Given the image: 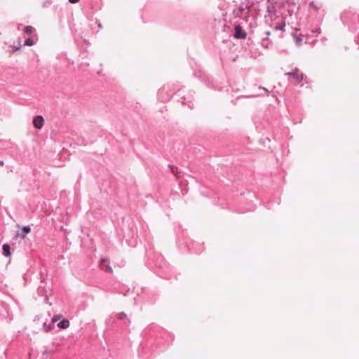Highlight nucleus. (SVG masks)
<instances>
[{
  "instance_id": "obj_7",
  "label": "nucleus",
  "mask_w": 359,
  "mask_h": 359,
  "mask_svg": "<svg viewBox=\"0 0 359 359\" xmlns=\"http://www.w3.org/2000/svg\"><path fill=\"white\" fill-rule=\"evenodd\" d=\"M34 31V28L32 26H26L24 29L25 33L27 34H32Z\"/></svg>"
},
{
  "instance_id": "obj_6",
  "label": "nucleus",
  "mask_w": 359,
  "mask_h": 359,
  "mask_svg": "<svg viewBox=\"0 0 359 359\" xmlns=\"http://www.w3.org/2000/svg\"><path fill=\"white\" fill-rule=\"evenodd\" d=\"M2 248H3V251H4V255L6 257H9L11 255L10 246L7 244H4L2 247Z\"/></svg>"
},
{
  "instance_id": "obj_5",
  "label": "nucleus",
  "mask_w": 359,
  "mask_h": 359,
  "mask_svg": "<svg viewBox=\"0 0 359 359\" xmlns=\"http://www.w3.org/2000/svg\"><path fill=\"white\" fill-rule=\"evenodd\" d=\"M57 326L60 328L66 329L69 326V321L68 320H62L57 324Z\"/></svg>"
},
{
  "instance_id": "obj_1",
  "label": "nucleus",
  "mask_w": 359,
  "mask_h": 359,
  "mask_svg": "<svg viewBox=\"0 0 359 359\" xmlns=\"http://www.w3.org/2000/svg\"><path fill=\"white\" fill-rule=\"evenodd\" d=\"M285 75H287L297 83H299L304 79V74L298 69H294L292 72H288Z\"/></svg>"
},
{
  "instance_id": "obj_2",
  "label": "nucleus",
  "mask_w": 359,
  "mask_h": 359,
  "mask_svg": "<svg viewBox=\"0 0 359 359\" xmlns=\"http://www.w3.org/2000/svg\"><path fill=\"white\" fill-rule=\"evenodd\" d=\"M234 37L236 39H245L246 33L243 30L241 26L236 25L235 27Z\"/></svg>"
},
{
  "instance_id": "obj_10",
  "label": "nucleus",
  "mask_w": 359,
  "mask_h": 359,
  "mask_svg": "<svg viewBox=\"0 0 359 359\" xmlns=\"http://www.w3.org/2000/svg\"><path fill=\"white\" fill-rule=\"evenodd\" d=\"M22 230L25 233H29L31 231V229L29 226H23Z\"/></svg>"
},
{
  "instance_id": "obj_9",
  "label": "nucleus",
  "mask_w": 359,
  "mask_h": 359,
  "mask_svg": "<svg viewBox=\"0 0 359 359\" xmlns=\"http://www.w3.org/2000/svg\"><path fill=\"white\" fill-rule=\"evenodd\" d=\"M285 25V23L284 21H283L282 24L280 26H276L275 28H276V29H279V30L283 31Z\"/></svg>"
},
{
  "instance_id": "obj_12",
  "label": "nucleus",
  "mask_w": 359,
  "mask_h": 359,
  "mask_svg": "<svg viewBox=\"0 0 359 359\" xmlns=\"http://www.w3.org/2000/svg\"><path fill=\"white\" fill-rule=\"evenodd\" d=\"M80 0H69V1L72 4L78 3Z\"/></svg>"
},
{
  "instance_id": "obj_15",
  "label": "nucleus",
  "mask_w": 359,
  "mask_h": 359,
  "mask_svg": "<svg viewBox=\"0 0 359 359\" xmlns=\"http://www.w3.org/2000/svg\"><path fill=\"white\" fill-rule=\"evenodd\" d=\"M20 44L19 45V46H18V47H16V48H15V50H18L20 49Z\"/></svg>"
},
{
  "instance_id": "obj_8",
  "label": "nucleus",
  "mask_w": 359,
  "mask_h": 359,
  "mask_svg": "<svg viewBox=\"0 0 359 359\" xmlns=\"http://www.w3.org/2000/svg\"><path fill=\"white\" fill-rule=\"evenodd\" d=\"M34 44V42L32 39L28 38L25 41V45L28 46H32Z\"/></svg>"
},
{
  "instance_id": "obj_4",
  "label": "nucleus",
  "mask_w": 359,
  "mask_h": 359,
  "mask_svg": "<svg viewBox=\"0 0 359 359\" xmlns=\"http://www.w3.org/2000/svg\"><path fill=\"white\" fill-rule=\"evenodd\" d=\"M100 266L102 270H104L107 272H113L112 268L109 266V261L107 259H102Z\"/></svg>"
},
{
  "instance_id": "obj_13",
  "label": "nucleus",
  "mask_w": 359,
  "mask_h": 359,
  "mask_svg": "<svg viewBox=\"0 0 359 359\" xmlns=\"http://www.w3.org/2000/svg\"><path fill=\"white\" fill-rule=\"evenodd\" d=\"M58 319H59V316H55V317L53 318V320L55 322V321H57Z\"/></svg>"
},
{
  "instance_id": "obj_14",
  "label": "nucleus",
  "mask_w": 359,
  "mask_h": 359,
  "mask_svg": "<svg viewBox=\"0 0 359 359\" xmlns=\"http://www.w3.org/2000/svg\"><path fill=\"white\" fill-rule=\"evenodd\" d=\"M4 165V162L3 161H0V166H3Z\"/></svg>"
},
{
  "instance_id": "obj_16",
  "label": "nucleus",
  "mask_w": 359,
  "mask_h": 359,
  "mask_svg": "<svg viewBox=\"0 0 359 359\" xmlns=\"http://www.w3.org/2000/svg\"><path fill=\"white\" fill-rule=\"evenodd\" d=\"M98 27H99L100 28H102V25L100 23V24L98 25Z\"/></svg>"
},
{
  "instance_id": "obj_3",
  "label": "nucleus",
  "mask_w": 359,
  "mask_h": 359,
  "mask_svg": "<svg viewBox=\"0 0 359 359\" xmlns=\"http://www.w3.org/2000/svg\"><path fill=\"white\" fill-rule=\"evenodd\" d=\"M44 123V119L41 116H36L34 118L33 124L37 129H41Z\"/></svg>"
},
{
  "instance_id": "obj_11",
  "label": "nucleus",
  "mask_w": 359,
  "mask_h": 359,
  "mask_svg": "<svg viewBox=\"0 0 359 359\" xmlns=\"http://www.w3.org/2000/svg\"><path fill=\"white\" fill-rule=\"evenodd\" d=\"M127 317L126 314L123 312H121L118 314V318L119 319H123V318H126Z\"/></svg>"
}]
</instances>
